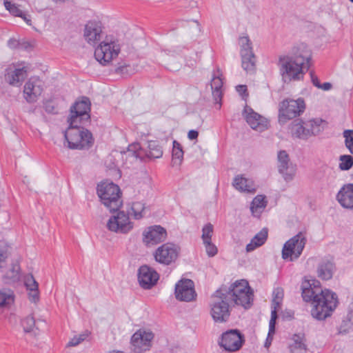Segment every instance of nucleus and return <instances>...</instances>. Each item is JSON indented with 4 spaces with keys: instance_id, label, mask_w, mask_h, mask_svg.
I'll return each instance as SVG.
<instances>
[{
    "instance_id": "nucleus-21",
    "label": "nucleus",
    "mask_w": 353,
    "mask_h": 353,
    "mask_svg": "<svg viewBox=\"0 0 353 353\" xmlns=\"http://www.w3.org/2000/svg\"><path fill=\"white\" fill-rule=\"evenodd\" d=\"M69 123L68 129L64 132V137L68 142V147L72 150H82V145L79 142V139L81 133L83 124L75 123V125Z\"/></svg>"
},
{
    "instance_id": "nucleus-34",
    "label": "nucleus",
    "mask_w": 353,
    "mask_h": 353,
    "mask_svg": "<svg viewBox=\"0 0 353 353\" xmlns=\"http://www.w3.org/2000/svg\"><path fill=\"white\" fill-rule=\"evenodd\" d=\"M266 204L265 197L263 195H257L251 203L250 210L253 214L260 212L261 210L265 208Z\"/></svg>"
},
{
    "instance_id": "nucleus-9",
    "label": "nucleus",
    "mask_w": 353,
    "mask_h": 353,
    "mask_svg": "<svg viewBox=\"0 0 353 353\" xmlns=\"http://www.w3.org/2000/svg\"><path fill=\"white\" fill-rule=\"evenodd\" d=\"M306 241L305 234L301 232H299L285 243L282 250V258L286 260L290 257V261L298 259L305 248Z\"/></svg>"
},
{
    "instance_id": "nucleus-23",
    "label": "nucleus",
    "mask_w": 353,
    "mask_h": 353,
    "mask_svg": "<svg viewBox=\"0 0 353 353\" xmlns=\"http://www.w3.org/2000/svg\"><path fill=\"white\" fill-rule=\"evenodd\" d=\"M336 199L343 208L353 210V183L344 185L337 193Z\"/></svg>"
},
{
    "instance_id": "nucleus-61",
    "label": "nucleus",
    "mask_w": 353,
    "mask_h": 353,
    "mask_svg": "<svg viewBox=\"0 0 353 353\" xmlns=\"http://www.w3.org/2000/svg\"><path fill=\"white\" fill-rule=\"evenodd\" d=\"M108 353H125L122 351H112V352H109Z\"/></svg>"
},
{
    "instance_id": "nucleus-62",
    "label": "nucleus",
    "mask_w": 353,
    "mask_h": 353,
    "mask_svg": "<svg viewBox=\"0 0 353 353\" xmlns=\"http://www.w3.org/2000/svg\"><path fill=\"white\" fill-rule=\"evenodd\" d=\"M350 1H351L352 3H353V0H349Z\"/></svg>"
},
{
    "instance_id": "nucleus-53",
    "label": "nucleus",
    "mask_w": 353,
    "mask_h": 353,
    "mask_svg": "<svg viewBox=\"0 0 353 353\" xmlns=\"http://www.w3.org/2000/svg\"><path fill=\"white\" fill-rule=\"evenodd\" d=\"M81 343L77 336H74L68 343L69 346H76Z\"/></svg>"
},
{
    "instance_id": "nucleus-43",
    "label": "nucleus",
    "mask_w": 353,
    "mask_h": 353,
    "mask_svg": "<svg viewBox=\"0 0 353 353\" xmlns=\"http://www.w3.org/2000/svg\"><path fill=\"white\" fill-rule=\"evenodd\" d=\"M24 283L28 290H37L39 287L38 283L32 274L25 277Z\"/></svg>"
},
{
    "instance_id": "nucleus-55",
    "label": "nucleus",
    "mask_w": 353,
    "mask_h": 353,
    "mask_svg": "<svg viewBox=\"0 0 353 353\" xmlns=\"http://www.w3.org/2000/svg\"><path fill=\"white\" fill-rule=\"evenodd\" d=\"M90 334V332L88 330L83 332L82 334H79L77 337L79 339L81 343Z\"/></svg>"
},
{
    "instance_id": "nucleus-35",
    "label": "nucleus",
    "mask_w": 353,
    "mask_h": 353,
    "mask_svg": "<svg viewBox=\"0 0 353 353\" xmlns=\"http://www.w3.org/2000/svg\"><path fill=\"white\" fill-rule=\"evenodd\" d=\"M183 158V151L181 145L177 141H173L172 161L174 164L180 165Z\"/></svg>"
},
{
    "instance_id": "nucleus-6",
    "label": "nucleus",
    "mask_w": 353,
    "mask_h": 353,
    "mask_svg": "<svg viewBox=\"0 0 353 353\" xmlns=\"http://www.w3.org/2000/svg\"><path fill=\"white\" fill-rule=\"evenodd\" d=\"M121 51L119 40L113 36H106L94 50V57L101 65H106L116 58Z\"/></svg>"
},
{
    "instance_id": "nucleus-16",
    "label": "nucleus",
    "mask_w": 353,
    "mask_h": 353,
    "mask_svg": "<svg viewBox=\"0 0 353 353\" xmlns=\"http://www.w3.org/2000/svg\"><path fill=\"white\" fill-rule=\"evenodd\" d=\"M153 338L154 334L152 332L138 330L131 337V345L133 347V350L136 352L148 350L152 345Z\"/></svg>"
},
{
    "instance_id": "nucleus-29",
    "label": "nucleus",
    "mask_w": 353,
    "mask_h": 353,
    "mask_svg": "<svg viewBox=\"0 0 353 353\" xmlns=\"http://www.w3.org/2000/svg\"><path fill=\"white\" fill-rule=\"evenodd\" d=\"M223 85V79L219 75H214L210 83L213 98L216 103L219 104V108H221V101L222 99L223 92L222 87Z\"/></svg>"
},
{
    "instance_id": "nucleus-18",
    "label": "nucleus",
    "mask_w": 353,
    "mask_h": 353,
    "mask_svg": "<svg viewBox=\"0 0 353 353\" xmlns=\"http://www.w3.org/2000/svg\"><path fill=\"white\" fill-rule=\"evenodd\" d=\"M245 119L248 125L253 129L259 132H263L268 129V120L254 112L251 108L245 106L243 110Z\"/></svg>"
},
{
    "instance_id": "nucleus-24",
    "label": "nucleus",
    "mask_w": 353,
    "mask_h": 353,
    "mask_svg": "<svg viewBox=\"0 0 353 353\" xmlns=\"http://www.w3.org/2000/svg\"><path fill=\"white\" fill-rule=\"evenodd\" d=\"M5 80L12 86L19 87L27 76V70L25 68H10L5 70Z\"/></svg>"
},
{
    "instance_id": "nucleus-4",
    "label": "nucleus",
    "mask_w": 353,
    "mask_h": 353,
    "mask_svg": "<svg viewBox=\"0 0 353 353\" xmlns=\"http://www.w3.org/2000/svg\"><path fill=\"white\" fill-rule=\"evenodd\" d=\"M327 125L326 121L321 118H312L308 120L296 119L290 124V130L293 138L307 141L312 137L320 134Z\"/></svg>"
},
{
    "instance_id": "nucleus-8",
    "label": "nucleus",
    "mask_w": 353,
    "mask_h": 353,
    "mask_svg": "<svg viewBox=\"0 0 353 353\" xmlns=\"http://www.w3.org/2000/svg\"><path fill=\"white\" fill-rule=\"evenodd\" d=\"M90 101L86 97H83L80 101H77L70 108V117L68 119V122L71 125H75V123L79 124L86 125L90 122Z\"/></svg>"
},
{
    "instance_id": "nucleus-36",
    "label": "nucleus",
    "mask_w": 353,
    "mask_h": 353,
    "mask_svg": "<svg viewBox=\"0 0 353 353\" xmlns=\"http://www.w3.org/2000/svg\"><path fill=\"white\" fill-rule=\"evenodd\" d=\"M339 168L341 170H349L353 166V157L351 155L344 154L339 157Z\"/></svg>"
},
{
    "instance_id": "nucleus-27",
    "label": "nucleus",
    "mask_w": 353,
    "mask_h": 353,
    "mask_svg": "<svg viewBox=\"0 0 353 353\" xmlns=\"http://www.w3.org/2000/svg\"><path fill=\"white\" fill-rule=\"evenodd\" d=\"M268 228H263L251 239L250 243L246 245V251L248 252H252L256 248L263 245L268 239Z\"/></svg>"
},
{
    "instance_id": "nucleus-59",
    "label": "nucleus",
    "mask_w": 353,
    "mask_h": 353,
    "mask_svg": "<svg viewBox=\"0 0 353 353\" xmlns=\"http://www.w3.org/2000/svg\"><path fill=\"white\" fill-rule=\"evenodd\" d=\"M277 319V314L276 312V307H274V310L271 312V319L270 323H272V320H274V323H276V320Z\"/></svg>"
},
{
    "instance_id": "nucleus-5",
    "label": "nucleus",
    "mask_w": 353,
    "mask_h": 353,
    "mask_svg": "<svg viewBox=\"0 0 353 353\" xmlns=\"http://www.w3.org/2000/svg\"><path fill=\"white\" fill-rule=\"evenodd\" d=\"M97 192L102 203L110 212H115L121 206V190L114 183L101 182L97 185Z\"/></svg>"
},
{
    "instance_id": "nucleus-41",
    "label": "nucleus",
    "mask_w": 353,
    "mask_h": 353,
    "mask_svg": "<svg viewBox=\"0 0 353 353\" xmlns=\"http://www.w3.org/2000/svg\"><path fill=\"white\" fill-rule=\"evenodd\" d=\"M35 319L32 315L26 316L22 320L21 325L25 332H30L35 327Z\"/></svg>"
},
{
    "instance_id": "nucleus-26",
    "label": "nucleus",
    "mask_w": 353,
    "mask_h": 353,
    "mask_svg": "<svg viewBox=\"0 0 353 353\" xmlns=\"http://www.w3.org/2000/svg\"><path fill=\"white\" fill-rule=\"evenodd\" d=\"M233 186L240 192L254 193L256 187L254 182L242 176H236L233 181Z\"/></svg>"
},
{
    "instance_id": "nucleus-2",
    "label": "nucleus",
    "mask_w": 353,
    "mask_h": 353,
    "mask_svg": "<svg viewBox=\"0 0 353 353\" xmlns=\"http://www.w3.org/2000/svg\"><path fill=\"white\" fill-rule=\"evenodd\" d=\"M301 290L303 299L312 303L311 315L319 321L330 316L338 305L337 294L330 290L323 289L318 280H304Z\"/></svg>"
},
{
    "instance_id": "nucleus-33",
    "label": "nucleus",
    "mask_w": 353,
    "mask_h": 353,
    "mask_svg": "<svg viewBox=\"0 0 353 353\" xmlns=\"http://www.w3.org/2000/svg\"><path fill=\"white\" fill-rule=\"evenodd\" d=\"M149 152V159H158L162 157L163 150L161 146L157 141H150L148 143Z\"/></svg>"
},
{
    "instance_id": "nucleus-39",
    "label": "nucleus",
    "mask_w": 353,
    "mask_h": 353,
    "mask_svg": "<svg viewBox=\"0 0 353 353\" xmlns=\"http://www.w3.org/2000/svg\"><path fill=\"white\" fill-rule=\"evenodd\" d=\"M134 72V68L129 64L124 63L115 68V73L127 77Z\"/></svg>"
},
{
    "instance_id": "nucleus-56",
    "label": "nucleus",
    "mask_w": 353,
    "mask_h": 353,
    "mask_svg": "<svg viewBox=\"0 0 353 353\" xmlns=\"http://www.w3.org/2000/svg\"><path fill=\"white\" fill-rule=\"evenodd\" d=\"M332 85L330 83L326 82L323 84H321L319 88H321L323 90H329L332 88Z\"/></svg>"
},
{
    "instance_id": "nucleus-32",
    "label": "nucleus",
    "mask_w": 353,
    "mask_h": 353,
    "mask_svg": "<svg viewBox=\"0 0 353 353\" xmlns=\"http://www.w3.org/2000/svg\"><path fill=\"white\" fill-rule=\"evenodd\" d=\"M82 133L80 134V137L79 139V144L83 145H82V150L89 149L91 148L94 143V138L92 137V133L85 128L83 125L82 126L81 130Z\"/></svg>"
},
{
    "instance_id": "nucleus-11",
    "label": "nucleus",
    "mask_w": 353,
    "mask_h": 353,
    "mask_svg": "<svg viewBox=\"0 0 353 353\" xmlns=\"http://www.w3.org/2000/svg\"><path fill=\"white\" fill-rule=\"evenodd\" d=\"M245 342L244 335L238 330H228L221 335L219 345L227 352L238 351Z\"/></svg>"
},
{
    "instance_id": "nucleus-12",
    "label": "nucleus",
    "mask_w": 353,
    "mask_h": 353,
    "mask_svg": "<svg viewBox=\"0 0 353 353\" xmlns=\"http://www.w3.org/2000/svg\"><path fill=\"white\" fill-rule=\"evenodd\" d=\"M107 227L112 232L127 234L133 228V223L130 221L128 215L121 211L109 219Z\"/></svg>"
},
{
    "instance_id": "nucleus-49",
    "label": "nucleus",
    "mask_w": 353,
    "mask_h": 353,
    "mask_svg": "<svg viewBox=\"0 0 353 353\" xmlns=\"http://www.w3.org/2000/svg\"><path fill=\"white\" fill-rule=\"evenodd\" d=\"M236 90L239 94L243 97L248 95L247 86L245 85H239L236 87Z\"/></svg>"
},
{
    "instance_id": "nucleus-20",
    "label": "nucleus",
    "mask_w": 353,
    "mask_h": 353,
    "mask_svg": "<svg viewBox=\"0 0 353 353\" xmlns=\"http://www.w3.org/2000/svg\"><path fill=\"white\" fill-rule=\"evenodd\" d=\"M43 91V83L38 78H30L25 84L23 94L28 103L37 101Z\"/></svg>"
},
{
    "instance_id": "nucleus-52",
    "label": "nucleus",
    "mask_w": 353,
    "mask_h": 353,
    "mask_svg": "<svg viewBox=\"0 0 353 353\" xmlns=\"http://www.w3.org/2000/svg\"><path fill=\"white\" fill-rule=\"evenodd\" d=\"M8 45L10 48H15L19 46V41L15 39H10L8 41Z\"/></svg>"
},
{
    "instance_id": "nucleus-22",
    "label": "nucleus",
    "mask_w": 353,
    "mask_h": 353,
    "mask_svg": "<svg viewBox=\"0 0 353 353\" xmlns=\"http://www.w3.org/2000/svg\"><path fill=\"white\" fill-rule=\"evenodd\" d=\"M101 34L102 26L100 21H90L85 26L83 36L89 44L96 45L100 41Z\"/></svg>"
},
{
    "instance_id": "nucleus-3",
    "label": "nucleus",
    "mask_w": 353,
    "mask_h": 353,
    "mask_svg": "<svg viewBox=\"0 0 353 353\" xmlns=\"http://www.w3.org/2000/svg\"><path fill=\"white\" fill-rule=\"evenodd\" d=\"M310 59L311 52L305 43L294 46L290 54L281 56L278 65L282 81L288 83L302 79L304 70L309 69Z\"/></svg>"
},
{
    "instance_id": "nucleus-10",
    "label": "nucleus",
    "mask_w": 353,
    "mask_h": 353,
    "mask_svg": "<svg viewBox=\"0 0 353 353\" xmlns=\"http://www.w3.org/2000/svg\"><path fill=\"white\" fill-rule=\"evenodd\" d=\"M239 43L241 66L247 72L252 73L255 70L256 57L252 50V43L248 37H241Z\"/></svg>"
},
{
    "instance_id": "nucleus-54",
    "label": "nucleus",
    "mask_w": 353,
    "mask_h": 353,
    "mask_svg": "<svg viewBox=\"0 0 353 353\" xmlns=\"http://www.w3.org/2000/svg\"><path fill=\"white\" fill-rule=\"evenodd\" d=\"M311 79L313 85L319 88L321 83H320L318 77L314 74H311Z\"/></svg>"
},
{
    "instance_id": "nucleus-15",
    "label": "nucleus",
    "mask_w": 353,
    "mask_h": 353,
    "mask_svg": "<svg viewBox=\"0 0 353 353\" xmlns=\"http://www.w3.org/2000/svg\"><path fill=\"white\" fill-rule=\"evenodd\" d=\"M278 170L285 181L293 179L296 174V165H294L285 150H280L277 154Z\"/></svg>"
},
{
    "instance_id": "nucleus-51",
    "label": "nucleus",
    "mask_w": 353,
    "mask_h": 353,
    "mask_svg": "<svg viewBox=\"0 0 353 353\" xmlns=\"http://www.w3.org/2000/svg\"><path fill=\"white\" fill-rule=\"evenodd\" d=\"M199 136V132L196 130H191L188 132V137L190 140L196 139Z\"/></svg>"
},
{
    "instance_id": "nucleus-25",
    "label": "nucleus",
    "mask_w": 353,
    "mask_h": 353,
    "mask_svg": "<svg viewBox=\"0 0 353 353\" xmlns=\"http://www.w3.org/2000/svg\"><path fill=\"white\" fill-rule=\"evenodd\" d=\"M334 271V263L328 259L322 260L317 268L318 276L325 281L331 279Z\"/></svg>"
},
{
    "instance_id": "nucleus-50",
    "label": "nucleus",
    "mask_w": 353,
    "mask_h": 353,
    "mask_svg": "<svg viewBox=\"0 0 353 353\" xmlns=\"http://www.w3.org/2000/svg\"><path fill=\"white\" fill-rule=\"evenodd\" d=\"M275 324L274 320H272V323H269L268 338L273 337L272 336L275 333Z\"/></svg>"
},
{
    "instance_id": "nucleus-42",
    "label": "nucleus",
    "mask_w": 353,
    "mask_h": 353,
    "mask_svg": "<svg viewBox=\"0 0 353 353\" xmlns=\"http://www.w3.org/2000/svg\"><path fill=\"white\" fill-rule=\"evenodd\" d=\"M202 239L203 243L211 241L212 234L213 232V225L211 223L206 224L202 230Z\"/></svg>"
},
{
    "instance_id": "nucleus-47",
    "label": "nucleus",
    "mask_w": 353,
    "mask_h": 353,
    "mask_svg": "<svg viewBox=\"0 0 353 353\" xmlns=\"http://www.w3.org/2000/svg\"><path fill=\"white\" fill-rule=\"evenodd\" d=\"M8 251L7 248L2 245L0 243V268H2V263H3L6 259L8 258Z\"/></svg>"
},
{
    "instance_id": "nucleus-45",
    "label": "nucleus",
    "mask_w": 353,
    "mask_h": 353,
    "mask_svg": "<svg viewBox=\"0 0 353 353\" xmlns=\"http://www.w3.org/2000/svg\"><path fill=\"white\" fill-rule=\"evenodd\" d=\"M203 244L205 247L206 252L210 257L214 256L217 254V248L212 241L204 242Z\"/></svg>"
},
{
    "instance_id": "nucleus-44",
    "label": "nucleus",
    "mask_w": 353,
    "mask_h": 353,
    "mask_svg": "<svg viewBox=\"0 0 353 353\" xmlns=\"http://www.w3.org/2000/svg\"><path fill=\"white\" fill-rule=\"evenodd\" d=\"M14 301L12 295L0 292V307H4Z\"/></svg>"
},
{
    "instance_id": "nucleus-13",
    "label": "nucleus",
    "mask_w": 353,
    "mask_h": 353,
    "mask_svg": "<svg viewBox=\"0 0 353 353\" xmlns=\"http://www.w3.org/2000/svg\"><path fill=\"white\" fill-rule=\"evenodd\" d=\"M179 255L178 248L173 243H164L159 246L154 253V256L159 263L170 265L174 262Z\"/></svg>"
},
{
    "instance_id": "nucleus-37",
    "label": "nucleus",
    "mask_w": 353,
    "mask_h": 353,
    "mask_svg": "<svg viewBox=\"0 0 353 353\" xmlns=\"http://www.w3.org/2000/svg\"><path fill=\"white\" fill-rule=\"evenodd\" d=\"M145 210V203L137 201L134 202L131 207V210L132 211V215L134 219H140L143 216V212Z\"/></svg>"
},
{
    "instance_id": "nucleus-48",
    "label": "nucleus",
    "mask_w": 353,
    "mask_h": 353,
    "mask_svg": "<svg viewBox=\"0 0 353 353\" xmlns=\"http://www.w3.org/2000/svg\"><path fill=\"white\" fill-rule=\"evenodd\" d=\"M28 295L30 301L34 303L37 302L39 299V289L37 288V290H29Z\"/></svg>"
},
{
    "instance_id": "nucleus-7",
    "label": "nucleus",
    "mask_w": 353,
    "mask_h": 353,
    "mask_svg": "<svg viewBox=\"0 0 353 353\" xmlns=\"http://www.w3.org/2000/svg\"><path fill=\"white\" fill-rule=\"evenodd\" d=\"M306 105L303 99L296 100L285 99L279 105V121L281 124L299 117L305 110Z\"/></svg>"
},
{
    "instance_id": "nucleus-17",
    "label": "nucleus",
    "mask_w": 353,
    "mask_h": 353,
    "mask_svg": "<svg viewBox=\"0 0 353 353\" xmlns=\"http://www.w3.org/2000/svg\"><path fill=\"white\" fill-rule=\"evenodd\" d=\"M166 238V230L161 225L149 227L143 233V242L148 246L163 242Z\"/></svg>"
},
{
    "instance_id": "nucleus-30",
    "label": "nucleus",
    "mask_w": 353,
    "mask_h": 353,
    "mask_svg": "<svg viewBox=\"0 0 353 353\" xmlns=\"http://www.w3.org/2000/svg\"><path fill=\"white\" fill-rule=\"evenodd\" d=\"M128 156L134 157L141 161H145L149 159L148 150L143 148L139 143H134L128 145Z\"/></svg>"
},
{
    "instance_id": "nucleus-46",
    "label": "nucleus",
    "mask_w": 353,
    "mask_h": 353,
    "mask_svg": "<svg viewBox=\"0 0 353 353\" xmlns=\"http://www.w3.org/2000/svg\"><path fill=\"white\" fill-rule=\"evenodd\" d=\"M274 294V299L273 302L274 303H276L277 305L279 304V301L283 299V292L282 289L281 288H276L273 292Z\"/></svg>"
},
{
    "instance_id": "nucleus-19",
    "label": "nucleus",
    "mask_w": 353,
    "mask_h": 353,
    "mask_svg": "<svg viewBox=\"0 0 353 353\" xmlns=\"http://www.w3.org/2000/svg\"><path fill=\"white\" fill-rule=\"evenodd\" d=\"M159 279V274L148 265H142L138 272V281L141 288H152Z\"/></svg>"
},
{
    "instance_id": "nucleus-1",
    "label": "nucleus",
    "mask_w": 353,
    "mask_h": 353,
    "mask_svg": "<svg viewBox=\"0 0 353 353\" xmlns=\"http://www.w3.org/2000/svg\"><path fill=\"white\" fill-rule=\"evenodd\" d=\"M252 301L253 291L247 281H236L229 288L222 285L212 295L210 315L215 323H226L230 316L231 306L241 305L247 309Z\"/></svg>"
},
{
    "instance_id": "nucleus-60",
    "label": "nucleus",
    "mask_w": 353,
    "mask_h": 353,
    "mask_svg": "<svg viewBox=\"0 0 353 353\" xmlns=\"http://www.w3.org/2000/svg\"><path fill=\"white\" fill-rule=\"evenodd\" d=\"M272 339H273V337H270V338H268V336L267 337L265 343V347H269V346L271 345Z\"/></svg>"
},
{
    "instance_id": "nucleus-31",
    "label": "nucleus",
    "mask_w": 353,
    "mask_h": 353,
    "mask_svg": "<svg viewBox=\"0 0 353 353\" xmlns=\"http://www.w3.org/2000/svg\"><path fill=\"white\" fill-rule=\"evenodd\" d=\"M20 267L18 263L12 264L9 270L3 275V279L6 283H14L19 279Z\"/></svg>"
},
{
    "instance_id": "nucleus-38",
    "label": "nucleus",
    "mask_w": 353,
    "mask_h": 353,
    "mask_svg": "<svg viewBox=\"0 0 353 353\" xmlns=\"http://www.w3.org/2000/svg\"><path fill=\"white\" fill-rule=\"evenodd\" d=\"M3 4L7 10L9 11V12L14 16L20 17L22 16V13L23 12L19 6L15 3H12L8 0H4Z\"/></svg>"
},
{
    "instance_id": "nucleus-28",
    "label": "nucleus",
    "mask_w": 353,
    "mask_h": 353,
    "mask_svg": "<svg viewBox=\"0 0 353 353\" xmlns=\"http://www.w3.org/2000/svg\"><path fill=\"white\" fill-rule=\"evenodd\" d=\"M292 343L290 345V350L292 353H302L307 350L306 339L303 333L293 335Z\"/></svg>"
},
{
    "instance_id": "nucleus-57",
    "label": "nucleus",
    "mask_w": 353,
    "mask_h": 353,
    "mask_svg": "<svg viewBox=\"0 0 353 353\" xmlns=\"http://www.w3.org/2000/svg\"><path fill=\"white\" fill-rule=\"evenodd\" d=\"M20 17L22 18L28 25H31V17L30 15H27L23 12L22 16Z\"/></svg>"
},
{
    "instance_id": "nucleus-58",
    "label": "nucleus",
    "mask_w": 353,
    "mask_h": 353,
    "mask_svg": "<svg viewBox=\"0 0 353 353\" xmlns=\"http://www.w3.org/2000/svg\"><path fill=\"white\" fill-rule=\"evenodd\" d=\"M45 110L47 112L53 113L54 110V108L50 103H48L45 105Z\"/></svg>"
},
{
    "instance_id": "nucleus-14",
    "label": "nucleus",
    "mask_w": 353,
    "mask_h": 353,
    "mask_svg": "<svg viewBox=\"0 0 353 353\" xmlns=\"http://www.w3.org/2000/svg\"><path fill=\"white\" fill-rule=\"evenodd\" d=\"M176 299L181 301L190 302L195 299L196 293L194 284L191 279H182L175 286Z\"/></svg>"
},
{
    "instance_id": "nucleus-40",
    "label": "nucleus",
    "mask_w": 353,
    "mask_h": 353,
    "mask_svg": "<svg viewBox=\"0 0 353 353\" xmlns=\"http://www.w3.org/2000/svg\"><path fill=\"white\" fill-rule=\"evenodd\" d=\"M345 145L349 152L353 154V130H345L343 133Z\"/></svg>"
}]
</instances>
